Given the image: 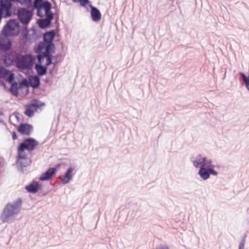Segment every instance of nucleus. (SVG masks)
<instances>
[{"label":"nucleus","mask_w":249,"mask_h":249,"mask_svg":"<svg viewBox=\"0 0 249 249\" xmlns=\"http://www.w3.org/2000/svg\"><path fill=\"white\" fill-rule=\"evenodd\" d=\"M22 201L20 198L12 203H8L4 207L1 215V220L4 222L12 220L14 216L19 212V207Z\"/></svg>","instance_id":"f257e3e1"},{"label":"nucleus","mask_w":249,"mask_h":249,"mask_svg":"<svg viewBox=\"0 0 249 249\" xmlns=\"http://www.w3.org/2000/svg\"><path fill=\"white\" fill-rule=\"evenodd\" d=\"M35 51L37 53L36 57L38 61L41 63L44 56L47 55H52L55 53V46L53 42H39L37 47L35 48Z\"/></svg>","instance_id":"f03ea898"},{"label":"nucleus","mask_w":249,"mask_h":249,"mask_svg":"<svg viewBox=\"0 0 249 249\" xmlns=\"http://www.w3.org/2000/svg\"><path fill=\"white\" fill-rule=\"evenodd\" d=\"M35 61V58L33 55H22L19 53L17 56V66L21 70H30L32 68Z\"/></svg>","instance_id":"7ed1b4c3"},{"label":"nucleus","mask_w":249,"mask_h":249,"mask_svg":"<svg viewBox=\"0 0 249 249\" xmlns=\"http://www.w3.org/2000/svg\"><path fill=\"white\" fill-rule=\"evenodd\" d=\"M18 17L20 22L23 25H27L31 21L33 11L25 8H20L18 11Z\"/></svg>","instance_id":"20e7f679"},{"label":"nucleus","mask_w":249,"mask_h":249,"mask_svg":"<svg viewBox=\"0 0 249 249\" xmlns=\"http://www.w3.org/2000/svg\"><path fill=\"white\" fill-rule=\"evenodd\" d=\"M38 142L33 138H28L19 144L20 150L32 151L38 145Z\"/></svg>","instance_id":"39448f33"},{"label":"nucleus","mask_w":249,"mask_h":249,"mask_svg":"<svg viewBox=\"0 0 249 249\" xmlns=\"http://www.w3.org/2000/svg\"><path fill=\"white\" fill-rule=\"evenodd\" d=\"M11 1L15 2L14 0H0V14L3 15L5 12V15L3 17L7 18L12 15V3Z\"/></svg>","instance_id":"423d86ee"},{"label":"nucleus","mask_w":249,"mask_h":249,"mask_svg":"<svg viewBox=\"0 0 249 249\" xmlns=\"http://www.w3.org/2000/svg\"><path fill=\"white\" fill-rule=\"evenodd\" d=\"M12 41L8 37L0 38V51L6 53L12 48Z\"/></svg>","instance_id":"0eeeda50"},{"label":"nucleus","mask_w":249,"mask_h":249,"mask_svg":"<svg viewBox=\"0 0 249 249\" xmlns=\"http://www.w3.org/2000/svg\"><path fill=\"white\" fill-rule=\"evenodd\" d=\"M57 172L55 168L50 167L46 171L41 174L39 177V179L41 181L49 180L54 177Z\"/></svg>","instance_id":"6e6552de"},{"label":"nucleus","mask_w":249,"mask_h":249,"mask_svg":"<svg viewBox=\"0 0 249 249\" xmlns=\"http://www.w3.org/2000/svg\"><path fill=\"white\" fill-rule=\"evenodd\" d=\"M33 130V127L28 124H20L18 128V131L24 135H29Z\"/></svg>","instance_id":"1a4fd4ad"},{"label":"nucleus","mask_w":249,"mask_h":249,"mask_svg":"<svg viewBox=\"0 0 249 249\" xmlns=\"http://www.w3.org/2000/svg\"><path fill=\"white\" fill-rule=\"evenodd\" d=\"M205 160V157H203L201 154H198L196 157H191L190 160L196 168L200 167L203 164Z\"/></svg>","instance_id":"9d476101"},{"label":"nucleus","mask_w":249,"mask_h":249,"mask_svg":"<svg viewBox=\"0 0 249 249\" xmlns=\"http://www.w3.org/2000/svg\"><path fill=\"white\" fill-rule=\"evenodd\" d=\"M41 188V185L36 181H33L30 184L25 187L26 190L28 192L33 194L37 192Z\"/></svg>","instance_id":"9b49d317"},{"label":"nucleus","mask_w":249,"mask_h":249,"mask_svg":"<svg viewBox=\"0 0 249 249\" xmlns=\"http://www.w3.org/2000/svg\"><path fill=\"white\" fill-rule=\"evenodd\" d=\"M55 36L54 30H51L46 32L43 35V41L39 42L52 43Z\"/></svg>","instance_id":"f8f14e48"},{"label":"nucleus","mask_w":249,"mask_h":249,"mask_svg":"<svg viewBox=\"0 0 249 249\" xmlns=\"http://www.w3.org/2000/svg\"><path fill=\"white\" fill-rule=\"evenodd\" d=\"M89 6L91 9L90 14L92 19L94 21H98L100 20L101 18V14L99 10L97 8L92 5L91 4H89Z\"/></svg>","instance_id":"ddd939ff"},{"label":"nucleus","mask_w":249,"mask_h":249,"mask_svg":"<svg viewBox=\"0 0 249 249\" xmlns=\"http://www.w3.org/2000/svg\"><path fill=\"white\" fill-rule=\"evenodd\" d=\"M29 86L34 89L39 88L40 85V78L38 75L31 76L29 78Z\"/></svg>","instance_id":"4468645a"},{"label":"nucleus","mask_w":249,"mask_h":249,"mask_svg":"<svg viewBox=\"0 0 249 249\" xmlns=\"http://www.w3.org/2000/svg\"><path fill=\"white\" fill-rule=\"evenodd\" d=\"M13 27L10 21H8L4 26L1 33L4 37H8L13 35Z\"/></svg>","instance_id":"2eb2a0df"},{"label":"nucleus","mask_w":249,"mask_h":249,"mask_svg":"<svg viewBox=\"0 0 249 249\" xmlns=\"http://www.w3.org/2000/svg\"><path fill=\"white\" fill-rule=\"evenodd\" d=\"M74 170L73 167H70L65 172L63 178L61 180V182L63 184H67L72 179V172Z\"/></svg>","instance_id":"dca6fc26"},{"label":"nucleus","mask_w":249,"mask_h":249,"mask_svg":"<svg viewBox=\"0 0 249 249\" xmlns=\"http://www.w3.org/2000/svg\"><path fill=\"white\" fill-rule=\"evenodd\" d=\"M35 69L36 71L38 76H42L45 75L47 72L48 68L45 66H43L41 63L36 64Z\"/></svg>","instance_id":"f3484780"},{"label":"nucleus","mask_w":249,"mask_h":249,"mask_svg":"<svg viewBox=\"0 0 249 249\" xmlns=\"http://www.w3.org/2000/svg\"><path fill=\"white\" fill-rule=\"evenodd\" d=\"M198 174L203 180H207L210 178L208 168H206L203 166H200Z\"/></svg>","instance_id":"a211bd4d"},{"label":"nucleus","mask_w":249,"mask_h":249,"mask_svg":"<svg viewBox=\"0 0 249 249\" xmlns=\"http://www.w3.org/2000/svg\"><path fill=\"white\" fill-rule=\"evenodd\" d=\"M38 26L41 29H45L48 27H50L52 23L51 21H49V20L44 18H41L38 19L36 21Z\"/></svg>","instance_id":"6ab92c4d"},{"label":"nucleus","mask_w":249,"mask_h":249,"mask_svg":"<svg viewBox=\"0 0 249 249\" xmlns=\"http://www.w3.org/2000/svg\"><path fill=\"white\" fill-rule=\"evenodd\" d=\"M19 53H17L15 51H11L9 53H6L5 55V60H9L11 63L16 62L17 63V56Z\"/></svg>","instance_id":"aec40b11"},{"label":"nucleus","mask_w":249,"mask_h":249,"mask_svg":"<svg viewBox=\"0 0 249 249\" xmlns=\"http://www.w3.org/2000/svg\"><path fill=\"white\" fill-rule=\"evenodd\" d=\"M25 110L24 114L29 117H32L34 116L35 110L28 104L25 106Z\"/></svg>","instance_id":"412c9836"},{"label":"nucleus","mask_w":249,"mask_h":249,"mask_svg":"<svg viewBox=\"0 0 249 249\" xmlns=\"http://www.w3.org/2000/svg\"><path fill=\"white\" fill-rule=\"evenodd\" d=\"M29 104L36 111L40 107L45 105L44 103H42V102L37 99L33 100L31 103Z\"/></svg>","instance_id":"4be33fe9"},{"label":"nucleus","mask_w":249,"mask_h":249,"mask_svg":"<svg viewBox=\"0 0 249 249\" xmlns=\"http://www.w3.org/2000/svg\"><path fill=\"white\" fill-rule=\"evenodd\" d=\"M18 83L17 82H14L12 84H11L10 88V92L14 96H18Z\"/></svg>","instance_id":"5701e85b"},{"label":"nucleus","mask_w":249,"mask_h":249,"mask_svg":"<svg viewBox=\"0 0 249 249\" xmlns=\"http://www.w3.org/2000/svg\"><path fill=\"white\" fill-rule=\"evenodd\" d=\"M31 160L29 159L19 160H17V163L18 164L21 168L25 167L29 165Z\"/></svg>","instance_id":"b1692460"},{"label":"nucleus","mask_w":249,"mask_h":249,"mask_svg":"<svg viewBox=\"0 0 249 249\" xmlns=\"http://www.w3.org/2000/svg\"><path fill=\"white\" fill-rule=\"evenodd\" d=\"M40 7L44 10V12L49 11L51 10V9L52 8V5L50 1L46 0L42 3Z\"/></svg>","instance_id":"393cba45"},{"label":"nucleus","mask_w":249,"mask_h":249,"mask_svg":"<svg viewBox=\"0 0 249 249\" xmlns=\"http://www.w3.org/2000/svg\"><path fill=\"white\" fill-rule=\"evenodd\" d=\"M44 13H45L44 16L45 17L44 18L49 20V21H51L52 23V21L54 18L53 13L52 12L51 10L44 12Z\"/></svg>","instance_id":"a878e982"},{"label":"nucleus","mask_w":249,"mask_h":249,"mask_svg":"<svg viewBox=\"0 0 249 249\" xmlns=\"http://www.w3.org/2000/svg\"><path fill=\"white\" fill-rule=\"evenodd\" d=\"M18 159L17 160L28 159L27 157V156H26L25 153L24 152V150H20L19 145L18 146Z\"/></svg>","instance_id":"bb28decb"},{"label":"nucleus","mask_w":249,"mask_h":249,"mask_svg":"<svg viewBox=\"0 0 249 249\" xmlns=\"http://www.w3.org/2000/svg\"><path fill=\"white\" fill-rule=\"evenodd\" d=\"M10 73V71L4 68H0V79L5 78Z\"/></svg>","instance_id":"cd10ccee"},{"label":"nucleus","mask_w":249,"mask_h":249,"mask_svg":"<svg viewBox=\"0 0 249 249\" xmlns=\"http://www.w3.org/2000/svg\"><path fill=\"white\" fill-rule=\"evenodd\" d=\"M201 166H203L206 168L214 167V165L213 164L212 160L211 159H207L206 157L205 160L204 161L203 164H202Z\"/></svg>","instance_id":"c85d7f7f"},{"label":"nucleus","mask_w":249,"mask_h":249,"mask_svg":"<svg viewBox=\"0 0 249 249\" xmlns=\"http://www.w3.org/2000/svg\"><path fill=\"white\" fill-rule=\"evenodd\" d=\"M15 2H18L22 5H25L28 7L32 5V0H14Z\"/></svg>","instance_id":"c756f323"},{"label":"nucleus","mask_w":249,"mask_h":249,"mask_svg":"<svg viewBox=\"0 0 249 249\" xmlns=\"http://www.w3.org/2000/svg\"><path fill=\"white\" fill-rule=\"evenodd\" d=\"M6 82L10 84H12L15 79V74L10 71V73L5 77Z\"/></svg>","instance_id":"7c9ffc66"},{"label":"nucleus","mask_w":249,"mask_h":249,"mask_svg":"<svg viewBox=\"0 0 249 249\" xmlns=\"http://www.w3.org/2000/svg\"><path fill=\"white\" fill-rule=\"evenodd\" d=\"M52 57L53 55H47V56H44V58H46V64L45 66L48 68V67L52 64Z\"/></svg>","instance_id":"2f4dec72"},{"label":"nucleus","mask_w":249,"mask_h":249,"mask_svg":"<svg viewBox=\"0 0 249 249\" xmlns=\"http://www.w3.org/2000/svg\"><path fill=\"white\" fill-rule=\"evenodd\" d=\"M19 88H21L22 86L26 87L28 88L29 87V80L28 81L27 79L23 78L19 82Z\"/></svg>","instance_id":"473e14b6"},{"label":"nucleus","mask_w":249,"mask_h":249,"mask_svg":"<svg viewBox=\"0 0 249 249\" xmlns=\"http://www.w3.org/2000/svg\"><path fill=\"white\" fill-rule=\"evenodd\" d=\"M247 237V234H245L242 239L241 240L238 248L241 249H244L245 244L246 243V240Z\"/></svg>","instance_id":"72a5a7b5"},{"label":"nucleus","mask_w":249,"mask_h":249,"mask_svg":"<svg viewBox=\"0 0 249 249\" xmlns=\"http://www.w3.org/2000/svg\"><path fill=\"white\" fill-rule=\"evenodd\" d=\"M44 0H35L34 2V7H40Z\"/></svg>","instance_id":"f704fd0d"},{"label":"nucleus","mask_w":249,"mask_h":249,"mask_svg":"<svg viewBox=\"0 0 249 249\" xmlns=\"http://www.w3.org/2000/svg\"><path fill=\"white\" fill-rule=\"evenodd\" d=\"M37 9L36 15L40 18L44 17V14L42 12V9L41 7H35Z\"/></svg>","instance_id":"c9c22d12"},{"label":"nucleus","mask_w":249,"mask_h":249,"mask_svg":"<svg viewBox=\"0 0 249 249\" xmlns=\"http://www.w3.org/2000/svg\"><path fill=\"white\" fill-rule=\"evenodd\" d=\"M208 169L210 175L216 176L218 174V172L213 169V167H209Z\"/></svg>","instance_id":"e433bc0d"},{"label":"nucleus","mask_w":249,"mask_h":249,"mask_svg":"<svg viewBox=\"0 0 249 249\" xmlns=\"http://www.w3.org/2000/svg\"><path fill=\"white\" fill-rule=\"evenodd\" d=\"M12 136L13 140H15L17 139V133L15 131H13L12 133Z\"/></svg>","instance_id":"4c0bfd02"},{"label":"nucleus","mask_w":249,"mask_h":249,"mask_svg":"<svg viewBox=\"0 0 249 249\" xmlns=\"http://www.w3.org/2000/svg\"><path fill=\"white\" fill-rule=\"evenodd\" d=\"M4 115L3 112L0 110V115Z\"/></svg>","instance_id":"58836bf2"},{"label":"nucleus","mask_w":249,"mask_h":249,"mask_svg":"<svg viewBox=\"0 0 249 249\" xmlns=\"http://www.w3.org/2000/svg\"><path fill=\"white\" fill-rule=\"evenodd\" d=\"M73 0V2H76V1H78V0Z\"/></svg>","instance_id":"ea45409f"},{"label":"nucleus","mask_w":249,"mask_h":249,"mask_svg":"<svg viewBox=\"0 0 249 249\" xmlns=\"http://www.w3.org/2000/svg\"><path fill=\"white\" fill-rule=\"evenodd\" d=\"M55 23H57V19H56L55 20Z\"/></svg>","instance_id":"a19ab883"},{"label":"nucleus","mask_w":249,"mask_h":249,"mask_svg":"<svg viewBox=\"0 0 249 249\" xmlns=\"http://www.w3.org/2000/svg\"><path fill=\"white\" fill-rule=\"evenodd\" d=\"M28 92H29V90H28V89H27V93Z\"/></svg>","instance_id":"79ce46f5"}]
</instances>
